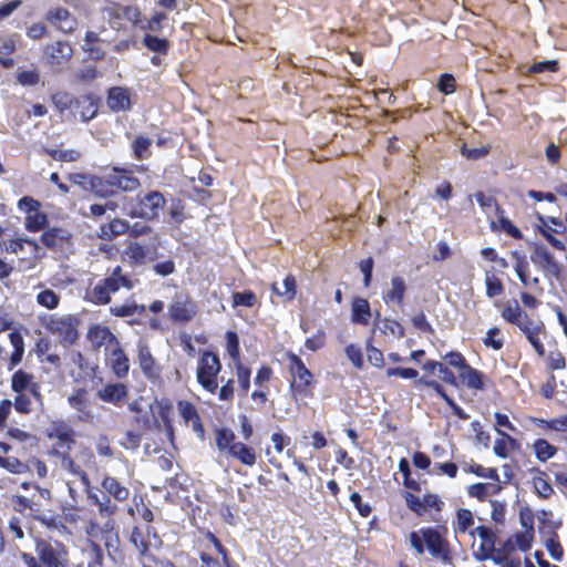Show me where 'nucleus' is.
<instances>
[{
  "mask_svg": "<svg viewBox=\"0 0 567 567\" xmlns=\"http://www.w3.org/2000/svg\"><path fill=\"white\" fill-rule=\"evenodd\" d=\"M497 432H498V434L503 435L505 439L496 440L494 443L493 451L497 456L505 458L508 456V450H507L508 443L514 444L515 441H514V439H512L509 435H506L501 430H497Z\"/></svg>",
  "mask_w": 567,
  "mask_h": 567,
  "instance_id": "nucleus-53",
  "label": "nucleus"
},
{
  "mask_svg": "<svg viewBox=\"0 0 567 567\" xmlns=\"http://www.w3.org/2000/svg\"><path fill=\"white\" fill-rule=\"evenodd\" d=\"M35 553L39 560L31 554L21 553V558L27 567H66L69 559L66 558V549L61 542L37 539Z\"/></svg>",
  "mask_w": 567,
  "mask_h": 567,
  "instance_id": "nucleus-4",
  "label": "nucleus"
},
{
  "mask_svg": "<svg viewBox=\"0 0 567 567\" xmlns=\"http://www.w3.org/2000/svg\"><path fill=\"white\" fill-rule=\"evenodd\" d=\"M74 100H75V97H73L71 94H69L66 92L55 93L52 96L54 106L62 114L66 111L71 112V110L73 107Z\"/></svg>",
  "mask_w": 567,
  "mask_h": 567,
  "instance_id": "nucleus-49",
  "label": "nucleus"
},
{
  "mask_svg": "<svg viewBox=\"0 0 567 567\" xmlns=\"http://www.w3.org/2000/svg\"><path fill=\"white\" fill-rule=\"evenodd\" d=\"M215 441L219 451L226 452L241 464L246 466H254L256 464L257 455L255 450L243 442L236 441V435L230 429L221 427L217 430Z\"/></svg>",
  "mask_w": 567,
  "mask_h": 567,
  "instance_id": "nucleus-6",
  "label": "nucleus"
},
{
  "mask_svg": "<svg viewBox=\"0 0 567 567\" xmlns=\"http://www.w3.org/2000/svg\"><path fill=\"white\" fill-rule=\"evenodd\" d=\"M48 224V216L38 209L25 217V228L29 231H39Z\"/></svg>",
  "mask_w": 567,
  "mask_h": 567,
  "instance_id": "nucleus-46",
  "label": "nucleus"
},
{
  "mask_svg": "<svg viewBox=\"0 0 567 567\" xmlns=\"http://www.w3.org/2000/svg\"><path fill=\"white\" fill-rule=\"evenodd\" d=\"M530 260L543 270L545 276L558 277L560 272L559 265L544 246H535L530 254Z\"/></svg>",
  "mask_w": 567,
  "mask_h": 567,
  "instance_id": "nucleus-15",
  "label": "nucleus"
},
{
  "mask_svg": "<svg viewBox=\"0 0 567 567\" xmlns=\"http://www.w3.org/2000/svg\"><path fill=\"white\" fill-rule=\"evenodd\" d=\"M166 205L164 195L158 190L140 193L134 198L123 197V212L132 218L147 221L159 217Z\"/></svg>",
  "mask_w": 567,
  "mask_h": 567,
  "instance_id": "nucleus-3",
  "label": "nucleus"
},
{
  "mask_svg": "<svg viewBox=\"0 0 567 567\" xmlns=\"http://www.w3.org/2000/svg\"><path fill=\"white\" fill-rule=\"evenodd\" d=\"M126 256L137 264H142L146 258V249L138 243H132L126 249Z\"/></svg>",
  "mask_w": 567,
  "mask_h": 567,
  "instance_id": "nucleus-59",
  "label": "nucleus"
},
{
  "mask_svg": "<svg viewBox=\"0 0 567 567\" xmlns=\"http://www.w3.org/2000/svg\"><path fill=\"white\" fill-rule=\"evenodd\" d=\"M406 291V285L402 277L394 276L391 279V287L383 293V300L385 303H396L398 306L403 305L404 295Z\"/></svg>",
  "mask_w": 567,
  "mask_h": 567,
  "instance_id": "nucleus-26",
  "label": "nucleus"
},
{
  "mask_svg": "<svg viewBox=\"0 0 567 567\" xmlns=\"http://www.w3.org/2000/svg\"><path fill=\"white\" fill-rule=\"evenodd\" d=\"M25 244L32 248V255L34 257H40V254H39L41 250L40 246L38 245V243L35 240L28 239V238H17V239L10 240L7 246V250L12 254L18 255L23 250Z\"/></svg>",
  "mask_w": 567,
  "mask_h": 567,
  "instance_id": "nucleus-40",
  "label": "nucleus"
},
{
  "mask_svg": "<svg viewBox=\"0 0 567 567\" xmlns=\"http://www.w3.org/2000/svg\"><path fill=\"white\" fill-rule=\"evenodd\" d=\"M460 378L470 389L482 390L484 386L483 374L468 364L460 372Z\"/></svg>",
  "mask_w": 567,
  "mask_h": 567,
  "instance_id": "nucleus-36",
  "label": "nucleus"
},
{
  "mask_svg": "<svg viewBox=\"0 0 567 567\" xmlns=\"http://www.w3.org/2000/svg\"><path fill=\"white\" fill-rule=\"evenodd\" d=\"M45 20L63 33L73 32L78 25L76 18L62 7L50 9L45 13Z\"/></svg>",
  "mask_w": 567,
  "mask_h": 567,
  "instance_id": "nucleus-14",
  "label": "nucleus"
},
{
  "mask_svg": "<svg viewBox=\"0 0 567 567\" xmlns=\"http://www.w3.org/2000/svg\"><path fill=\"white\" fill-rule=\"evenodd\" d=\"M545 546L554 560L559 561L563 559L564 550L559 542L556 539V536L548 538L545 543Z\"/></svg>",
  "mask_w": 567,
  "mask_h": 567,
  "instance_id": "nucleus-64",
  "label": "nucleus"
},
{
  "mask_svg": "<svg viewBox=\"0 0 567 567\" xmlns=\"http://www.w3.org/2000/svg\"><path fill=\"white\" fill-rule=\"evenodd\" d=\"M145 311L144 306H140L135 303L134 301H127L123 305H114L110 308V312L116 317H131L135 313H143Z\"/></svg>",
  "mask_w": 567,
  "mask_h": 567,
  "instance_id": "nucleus-38",
  "label": "nucleus"
},
{
  "mask_svg": "<svg viewBox=\"0 0 567 567\" xmlns=\"http://www.w3.org/2000/svg\"><path fill=\"white\" fill-rule=\"evenodd\" d=\"M423 369L432 374H437L442 381L451 385H456V377L441 362L429 360L424 363Z\"/></svg>",
  "mask_w": 567,
  "mask_h": 567,
  "instance_id": "nucleus-32",
  "label": "nucleus"
},
{
  "mask_svg": "<svg viewBox=\"0 0 567 567\" xmlns=\"http://www.w3.org/2000/svg\"><path fill=\"white\" fill-rule=\"evenodd\" d=\"M524 313L516 300L508 302L502 311L503 318L511 323L519 322V318H523Z\"/></svg>",
  "mask_w": 567,
  "mask_h": 567,
  "instance_id": "nucleus-50",
  "label": "nucleus"
},
{
  "mask_svg": "<svg viewBox=\"0 0 567 567\" xmlns=\"http://www.w3.org/2000/svg\"><path fill=\"white\" fill-rule=\"evenodd\" d=\"M558 62L556 60H547L536 62L528 68L529 73L556 72Z\"/></svg>",
  "mask_w": 567,
  "mask_h": 567,
  "instance_id": "nucleus-61",
  "label": "nucleus"
},
{
  "mask_svg": "<svg viewBox=\"0 0 567 567\" xmlns=\"http://www.w3.org/2000/svg\"><path fill=\"white\" fill-rule=\"evenodd\" d=\"M68 402L72 409L79 412L78 417L81 422L90 423L93 421L94 415L86 399L85 390H76L72 395L68 398Z\"/></svg>",
  "mask_w": 567,
  "mask_h": 567,
  "instance_id": "nucleus-21",
  "label": "nucleus"
},
{
  "mask_svg": "<svg viewBox=\"0 0 567 567\" xmlns=\"http://www.w3.org/2000/svg\"><path fill=\"white\" fill-rule=\"evenodd\" d=\"M533 486L537 495L542 498H548L553 494V487L549 484L546 474L538 468H533Z\"/></svg>",
  "mask_w": 567,
  "mask_h": 567,
  "instance_id": "nucleus-34",
  "label": "nucleus"
},
{
  "mask_svg": "<svg viewBox=\"0 0 567 567\" xmlns=\"http://www.w3.org/2000/svg\"><path fill=\"white\" fill-rule=\"evenodd\" d=\"M371 318V309L367 299L357 298L352 302L351 320L354 323L367 326Z\"/></svg>",
  "mask_w": 567,
  "mask_h": 567,
  "instance_id": "nucleus-30",
  "label": "nucleus"
},
{
  "mask_svg": "<svg viewBox=\"0 0 567 567\" xmlns=\"http://www.w3.org/2000/svg\"><path fill=\"white\" fill-rule=\"evenodd\" d=\"M489 152L488 146L481 147H467L466 144H463L461 147V154L465 156L467 159L477 161L480 158L485 157Z\"/></svg>",
  "mask_w": 567,
  "mask_h": 567,
  "instance_id": "nucleus-54",
  "label": "nucleus"
},
{
  "mask_svg": "<svg viewBox=\"0 0 567 567\" xmlns=\"http://www.w3.org/2000/svg\"><path fill=\"white\" fill-rule=\"evenodd\" d=\"M137 284L136 279L124 275L120 266L115 267L111 275L100 279L89 291V299L96 305H107L111 301L112 293L118 291L121 287L131 290Z\"/></svg>",
  "mask_w": 567,
  "mask_h": 567,
  "instance_id": "nucleus-5",
  "label": "nucleus"
},
{
  "mask_svg": "<svg viewBox=\"0 0 567 567\" xmlns=\"http://www.w3.org/2000/svg\"><path fill=\"white\" fill-rule=\"evenodd\" d=\"M485 286H486V296L489 298H494L496 296L502 295L503 285L499 279L489 276L486 274L485 276Z\"/></svg>",
  "mask_w": 567,
  "mask_h": 567,
  "instance_id": "nucleus-58",
  "label": "nucleus"
},
{
  "mask_svg": "<svg viewBox=\"0 0 567 567\" xmlns=\"http://www.w3.org/2000/svg\"><path fill=\"white\" fill-rule=\"evenodd\" d=\"M107 105L113 112H124L131 109V91L115 86L109 90Z\"/></svg>",
  "mask_w": 567,
  "mask_h": 567,
  "instance_id": "nucleus-23",
  "label": "nucleus"
},
{
  "mask_svg": "<svg viewBox=\"0 0 567 567\" xmlns=\"http://www.w3.org/2000/svg\"><path fill=\"white\" fill-rule=\"evenodd\" d=\"M130 228L128 221L121 218L112 219L107 225L102 227V233L111 238L125 234Z\"/></svg>",
  "mask_w": 567,
  "mask_h": 567,
  "instance_id": "nucleus-42",
  "label": "nucleus"
},
{
  "mask_svg": "<svg viewBox=\"0 0 567 567\" xmlns=\"http://www.w3.org/2000/svg\"><path fill=\"white\" fill-rule=\"evenodd\" d=\"M221 370V363L217 354L205 351L197 365V381L209 393L218 390L217 375Z\"/></svg>",
  "mask_w": 567,
  "mask_h": 567,
  "instance_id": "nucleus-7",
  "label": "nucleus"
},
{
  "mask_svg": "<svg viewBox=\"0 0 567 567\" xmlns=\"http://www.w3.org/2000/svg\"><path fill=\"white\" fill-rule=\"evenodd\" d=\"M471 535H477L483 540V544L488 546L492 551L493 548H495V535L491 528L486 526H478L471 532Z\"/></svg>",
  "mask_w": 567,
  "mask_h": 567,
  "instance_id": "nucleus-55",
  "label": "nucleus"
},
{
  "mask_svg": "<svg viewBox=\"0 0 567 567\" xmlns=\"http://www.w3.org/2000/svg\"><path fill=\"white\" fill-rule=\"evenodd\" d=\"M497 217V223L494 220L491 221V226L493 229L498 228L516 239L523 237L522 231L516 226H514L508 218L504 216V213H501Z\"/></svg>",
  "mask_w": 567,
  "mask_h": 567,
  "instance_id": "nucleus-41",
  "label": "nucleus"
},
{
  "mask_svg": "<svg viewBox=\"0 0 567 567\" xmlns=\"http://www.w3.org/2000/svg\"><path fill=\"white\" fill-rule=\"evenodd\" d=\"M97 113V105L91 95L75 97L70 115L73 120L89 122Z\"/></svg>",
  "mask_w": 567,
  "mask_h": 567,
  "instance_id": "nucleus-20",
  "label": "nucleus"
},
{
  "mask_svg": "<svg viewBox=\"0 0 567 567\" xmlns=\"http://www.w3.org/2000/svg\"><path fill=\"white\" fill-rule=\"evenodd\" d=\"M475 197L482 209L487 215L495 213V215L498 216L501 213H504L493 196H486L483 193H477Z\"/></svg>",
  "mask_w": 567,
  "mask_h": 567,
  "instance_id": "nucleus-47",
  "label": "nucleus"
},
{
  "mask_svg": "<svg viewBox=\"0 0 567 567\" xmlns=\"http://www.w3.org/2000/svg\"><path fill=\"white\" fill-rule=\"evenodd\" d=\"M130 543L133 545V547L137 550V553L141 555L146 554L152 547V540L146 539V536L144 532L140 529V527L134 526L132 528L131 535H130Z\"/></svg>",
  "mask_w": 567,
  "mask_h": 567,
  "instance_id": "nucleus-37",
  "label": "nucleus"
},
{
  "mask_svg": "<svg viewBox=\"0 0 567 567\" xmlns=\"http://www.w3.org/2000/svg\"><path fill=\"white\" fill-rule=\"evenodd\" d=\"M89 190L100 197H110L114 194L112 186L106 182V173L102 177L94 176V178L91 179Z\"/></svg>",
  "mask_w": 567,
  "mask_h": 567,
  "instance_id": "nucleus-39",
  "label": "nucleus"
},
{
  "mask_svg": "<svg viewBox=\"0 0 567 567\" xmlns=\"http://www.w3.org/2000/svg\"><path fill=\"white\" fill-rule=\"evenodd\" d=\"M72 235L65 228L52 227L41 235L42 244L51 250L66 252L72 246Z\"/></svg>",
  "mask_w": 567,
  "mask_h": 567,
  "instance_id": "nucleus-12",
  "label": "nucleus"
},
{
  "mask_svg": "<svg viewBox=\"0 0 567 567\" xmlns=\"http://www.w3.org/2000/svg\"><path fill=\"white\" fill-rule=\"evenodd\" d=\"M489 488L495 489L496 487L487 483L472 484L468 487V495L472 497H476L480 501H484L489 495Z\"/></svg>",
  "mask_w": 567,
  "mask_h": 567,
  "instance_id": "nucleus-57",
  "label": "nucleus"
},
{
  "mask_svg": "<svg viewBox=\"0 0 567 567\" xmlns=\"http://www.w3.org/2000/svg\"><path fill=\"white\" fill-rule=\"evenodd\" d=\"M141 563L143 567H176L172 561L167 559L154 558L148 554V551L141 555Z\"/></svg>",
  "mask_w": 567,
  "mask_h": 567,
  "instance_id": "nucleus-63",
  "label": "nucleus"
},
{
  "mask_svg": "<svg viewBox=\"0 0 567 567\" xmlns=\"http://www.w3.org/2000/svg\"><path fill=\"white\" fill-rule=\"evenodd\" d=\"M35 299L40 306L50 310L55 309L60 302V296L51 289H42Z\"/></svg>",
  "mask_w": 567,
  "mask_h": 567,
  "instance_id": "nucleus-44",
  "label": "nucleus"
},
{
  "mask_svg": "<svg viewBox=\"0 0 567 567\" xmlns=\"http://www.w3.org/2000/svg\"><path fill=\"white\" fill-rule=\"evenodd\" d=\"M168 312L173 321L187 322L195 316L196 305L188 295L178 292L174 296Z\"/></svg>",
  "mask_w": 567,
  "mask_h": 567,
  "instance_id": "nucleus-10",
  "label": "nucleus"
},
{
  "mask_svg": "<svg viewBox=\"0 0 567 567\" xmlns=\"http://www.w3.org/2000/svg\"><path fill=\"white\" fill-rule=\"evenodd\" d=\"M49 439L54 440L52 450L49 452L51 456H56L63 451L70 452L75 443L74 431L63 422L55 423L48 434Z\"/></svg>",
  "mask_w": 567,
  "mask_h": 567,
  "instance_id": "nucleus-9",
  "label": "nucleus"
},
{
  "mask_svg": "<svg viewBox=\"0 0 567 567\" xmlns=\"http://www.w3.org/2000/svg\"><path fill=\"white\" fill-rule=\"evenodd\" d=\"M256 303H257V297L250 290L233 293V307L234 308H237V307L251 308Z\"/></svg>",
  "mask_w": 567,
  "mask_h": 567,
  "instance_id": "nucleus-48",
  "label": "nucleus"
},
{
  "mask_svg": "<svg viewBox=\"0 0 567 567\" xmlns=\"http://www.w3.org/2000/svg\"><path fill=\"white\" fill-rule=\"evenodd\" d=\"M289 360L290 372L293 378L290 386L293 391H302L311 383L312 374L298 355L291 353L289 354Z\"/></svg>",
  "mask_w": 567,
  "mask_h": 567,
  "instance_id": "nucleus-18",
  "label": "nucleus"
},
{
  "mask_svg": "<svg viewBox=\"0 0 567 567\" xmlns=\"http://www.w3.org/2000/svg\"><path fill=\"white\" fill-rule=\"evenodd\" d=\"M110 16L116 17V18H124L127 21L132 22L133 24L140 25L143 24V21L141 19V11L137 7L134 6H126V7H118V8H109L106 10Z\"/></svg>",
  "mask_w": 567,
  "mask_h": 567,
  "instance_id": "nucleus-33",
  "label": "nucleus"
},
{
  "mask_svg": "<svg viewBox=\"0 0 567 567\" xmlns=\"http://www.w3.org/2000/svg\"><path fill=\"white\" fill-rule=\"evenodd\" d=\"M110 364L117 378H125L130 371V360L124 353L121 344L118 343L115 348H112L109 353Z\"/></svg>",
  "mask_w": 567,
  "mask_h": 567,
  "instance_id": "nucleus-24",
  "label": "nucleus"
},
{
  "mask_svg": "<svg viewBox=\"0 0 567 567\" xmlns=\"http://www.w3.org/2000/svg\"><path fill=\"white\" fill-rule=\"evenodd\" d=\"M127 394V388L123 383H109L97 391V396L110 403H116L125 398Z\"/></svg>",
  "mask_w": 567,
  "mask_h": 567,
  "instance_id": "nucleus-28",
  "label": "nucleus"
},
{
  "mask_svg": "<svg viewBox=\"0 0 567 567\" xmlns=\"http://www.w3.org/2000/svg\"><path fill=\"white\" fill-rule=\"evenodd\" d=\"M486 559L493 560V563L501 567H520V559L518 557L509 558L505 549L493 548V555L476 556V560L482 561Z\"/></svg>",
  "mask_w": 567,
  "mask_h": 567,
  "instance_id": "nucleus-31",
  "label": "nucleus"
},
{
  "mask_svg": "<svg viewBox=\"0 0 567 567\" xmlns=\"http://www.w3.org/2000/svg\"><path fill=\"white\" fill-rule=\"evenodd\" d=\"M137 360L143 374L151 380H155L161 374V368L153 358L148 346L142 341L137 343Z\"/></svg>",
  "mask_w": 567,
  "mask_h": 567,
  "instance_id": "nucleus-19",
  "label": "nucleus"
},
{
  "mask_svg": "<svg viewBox=\"0 0 567 567\" xmlns=\"http://www.w3.org/2000/svg\"><path fill=\"white\" fill-rule=\"evenodd\" d=\"M346 354L355 368L361 369L363 367V355L360 347L357 344H349L346 348Z\"/></svg>",
  "mask_w": 567,
  "mask_h": 567,
  "instance_id": "nucleus-62",
  "label": "nucleus"
},
{
  "mask_svg": "<svg viewBox=\"0 0 567 567\" xmlns=\"http://www.w3.org/2000/svg\"><path fill=\"white\" fill-rule=\"evenodd\" d=\"M10 388L16 394L12 401L18 413L30 414L35 408H43L41 384L33 373L22 369L14 371L10 378Z\"/></svg>",
  "mask_w": 567,
  "mask_h": 567,
  "instance_id": "nucleus-1",
  "label": "nucleus"
},
{
  "mask_svg": "<svg viewBox=\"0 0 567 567\" xmlns=\"http://www.w3.org/2000/svg\"><path fill=\"white\" fill-rule=\"evenodd\" d=\"M73 54V49L66 41H56L45 47L44 55L47 62L53 66H62Z\"/></svg>",
  "mask_w": 567,
  "mask_h": 567,
  "instance_id": "nucleus-17",
  "label": "nucleus"
},
{
  "mask_svg": "<svg viewBox=\"0 0 567 567\" xmlns=\"http://www.w3.org/2000/svg\"><path fill=\"white\" fill-rule=\"evenodd\" d=\"M499 333H501V331L496 327L488 329L486 332V337L483 340L484 344L494 350L502 349L504 342H503L502 338H497L499 336Z\"/></svg>",
  "mask_w": 567,
  "mask_h": 567,
  "instance_id": "nucleus-56",
  "label": "nucleus"
},
{
  "mask_svg": "<svg viewBox=\"0 0 567 567\" xmlns=\"http://www.w3.org/2000/svg\"><path fill=\"white\" fill-rule=\"evenodd\" d=\"M152 145V140L144 136H137L133 143L132 148L134 156L137 159H145L151 155L150 146Z\"/></svg>",
  "mask_w": 567,
  "mask_h": 567,
  "instance_id": "nucleus-45",
  "label": "nucleus"
},
{
  "mask_svg": "<svg viewBox=\"0 0 567 567\" xmlns=\"http://www.w3.org/2000/svg\"><path fill=\"white\" fill-rule=\"evenodd\" d=\"M8 337L13 348L9 359V370H12L22 361L24 354V341L22 334L19 331H11Z\"/></svg>",
  "mask_w": 567,
  "mask_h": 567,
  "instance_id": "nucleus-29",
  "label": "nucleus"
},
{
  "mask_svg": "<svg viewBox=\"0 0 567 567\" xmlns=\"http://www.w3.org/2000/svg\"><path fill=\"white\" fill-rule=\"evenodd\" d=\"M143 43L148 50L153 52L166 53L168 50V42L165 39H161L155 35L145 34L143 38Z\"/></svg>",
  "mask_w": 567,
  "mask_h": 567,
  "instance_id": "nucleus-51",
  "label": "nucleus"
},
{
  "mask_svg": "<svg viewBox=\"0 0 567 567\" xmlns=\"http://www.w3.org/2000/svg\"><path fill=\"white\" fill-rule=\"evenodd\" d=\"M78 319L72 315L51 316L47 329L61 338L65 343L72 344L78 339Z\"/></svg>",
  "mask_w": 567,
  "mask_h": 567,
  "instance_id": "nucleus-8",
  "label": "nucleus"
},
{
  "mask_svg": "<svg viewBox=\"0 0 567 567\" xmlns=\"http://www.w3.org/2000/svg\"><path fill=\"white\" fill-rule=\"evenodd\" d=\"M0 467L13 474L24 473L28 468L27 465L22 463L19 458L12 456H0Z\"/></svg>",
  "mask_w": 567,
  "mask_h": 567,
  "instance_id": "nucleus-52",
  "label": "nucleus"
},
{
  "mask_svg": "<svg viewBox=\"0 0 567 567\" xmlns=\"http://www.w3.org/2000/svg\"><path fill=\"white\" fill-rule=\"evenodd\" d=\"M87 339L94 349L104 347L106 353L120 343L109 327L100 324L93 326L89 329Z\"/></svg>",
  "mask_w": 567,
  "mask_h": 567,
  "instance_id": "nucleus-16",
  "label": "nucleus"
},
{
  "mask_svg": "<svg viewBox=\"0 0 567 567\" xmlns=\"http://www.w3.org/2000/svg\"><path fill=\"white\" fill-rule=\"evenodd\" d=\"M536 457L545 462L556 454L557 449L544 439H538L533 444Z\"/></svg>",
  "mask_w": 567,
  "mask_h": 567,
  "instance_id": "nucleus-43",
  "label": "nucleus"
},
{
  "mask_svg": "<svg viewBox=\"0 0 567 567\" xmlns=\"http://www.w3.org/2000/svg\"><path fill=\"white\" fill-rule=\"evenodd\" d=\"M474 524V517L470 509L461 508L457 511V528L464 533Z\"/></svg>",
  "mask_w": 567,
  "mask_h": 567,
  "instance_id": "nucleus-60",
  "label": "nucleus"
},
{
  "mask_svg": "<svg viewBox=\"0 0 567 567\" xmlns=\"http://www.w3.org/2000/svg\"><path fill=\"white\" fill-rule=\"evenodd\" d=\"M103 553L94 543H87L81 548L76 560H69L66 567H102Z\"/></svg>",
  "mask_w": 567,
  "mask_h": 567,
  "instance_id": "nucleus-13",
  "label": "nucleus"
},
{
  "mask_svg": "<svg viewBox=\"0 0 567 567\" xmlns=\"http://www.w3.org/2000/svg\"><path fill=\"white\" fill-rule=\"evenodd\" d=\"M103 496L87 492L89 499L97 506L99 515L106 522L104 529L111 532L114 527L113 516L118 512V506L115 502H125L128 499L131 492L127 486L121 483L116 477L105 475L101 482Z\"/></svg>",
  "mask_w": 567,
  "mask_h": 567,
  "instance_id": "nucleus-2",
  "label": "nucleus"
},
{
  "mask_svg": "<svg viewBox=\"0 0 567 567\" xmlns=\"http://www.w3.org/2000/svg\"><path fill=\"white\" fill-rule=\"evenodd\" d=\"M271 288L272 291L285 301H290L296 295V279L293 276L288 275L280 286L278 284H272Z\"/></svg>",
  "mask_w": 567,
  "mask_h": 567,
  "instance_id": "nucleus-35",
  "label": "nucleus"
},
{
  "mask_svg": "<svg viewBox=\"0 0 567 567\" xmlns=\"http://www.w3.org/2000/svg\"><path fill=\"white\" fill-rule=\"evenodd\" d=\"M106 182L112 186V189L115 187L127 193L135 192L141 186L140 179L133 176L131 171L117 166L112 167L106 173Z\"/></svg>",
  "mask_w": 567,
  "mask_h": 567,
  "instance_id": "nucleus-11",
  "label": "nucleus"
},
{
  "mask_svg": "<svg viewBox=\"0 0 567 567\" xmlns=\"http://www.w3.org/2000/svg\"><path fill=\"white\" fill-rule=\"evenodd\" d=\"M421 533L424 535V544L433 557L440 558L444 561L447 560V553L444 549V542L441 534L434 528H422Z\"/></svg>",
  "mask_w": 567,
  "mask_h": 567,
  "instance_id": "nucleus-22",
  "label": "nucleus"
},
{
  "mask_svg": "<svg viewBox=\"0 0 567 567\" xmlns=\"http://www.w3.org/2000/svg\"><path fill=\"white\" fill-rule=\"evenodd\" d=\"M60 452L61 453L54 457L59 461L61 468L74 476H79L82 485L89 492L91 483H90L87 474L81 468L80 465H78L72 460V457L70 456V452H66V453H64L63 451H60Z\"/></svg>",
  "mask_w": 567,
  "mask_h": 567,
  "instance_id": "nucleus-25",
  "label": "nucleus"
},
{
  "mask_svg": "<svg viewBox=\"0 0 567 567\" xmlns=\"http://www.w3.org/2000/svg\"><path fill=\"white\" fill-rule=\"evenodd\" d=\"M177 408L184 421L190 424L196 433L203 435L204 429L196 408L190 402L187 401H179Z\"/></svg>",
  "mask_w": 567,
  "mask_h": 567,
  "instance_id": "nucleus-27",
  "label": "nucleus"
}]
</instances>
